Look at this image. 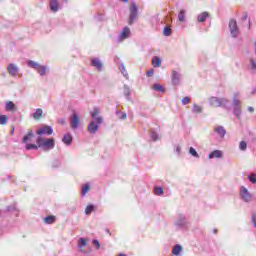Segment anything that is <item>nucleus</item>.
Returning <instances> with one entry per match:
<instances>
[{"label":"nucleus","mask_w":256,"mask_h":256,"mask_svg":"<svg viewBox=\"0 0 256 256\" xmlns=\"http://www.w3.org/2000/svg\"><path fill=\"white\" fill-rule=\"evenodd\" d=\"M99 113H101L99 107H94L93 111L90 112L92 121L88 125V131L91 135H95L99 131V125H103V117L99 116Z\"/></svg>","instance_id":"obj_1"},{"label":"nucleus","mask_w":256,"mask_h":256,"mask_svg":"<svg viewBox=\"0 0 256 256\" xmlns=\"http://www.w3.org/2000/svg\"><path fill=\"white\" fill-rule=\"evenodd\" d=\"M36 143L38 147L44 151H51V149H55V139L53 138H43V136H38Z\"/></svg>","instance_id":"obj_2"},{"label":"nucleus","mask_w":256,"mask_h":256,"mask_svg":"<svg viewBox=\"0 0 256 256\" xmlns=\"http://www.w3.org/2000/svg\"><path fill=\"white\" fill-rule=\"evenodd\" d=\"M233 113L237 117V119H241V100H239V93H235L233 96Z\"/></svg>","instance_id":"obj_3"},{"label":"nucleus","mask_w":256,"mask_h":256,"mask_svg":"<svg viewBox=\"0 0 256 256\" xmlns=\"http://www.w3.org/2000/svg\"><path fill=\"white\" fill-rule=\"evenodd\" d=\"M129 11H130V16H129L128 23L129 25H133V23L137 21L138 19L137 15L139 13V8L137 7V4H135V2H132Z\"/></svg>","instance_id":"obj_4"},{"label":"nucleus","mask_w":256,"mask_h":256,"mask_svg":"<svg viewBox=\"0 0 256 256\" xmlns=\"http://www.w3.org/2000/svg\"><path fill=\"white\" fill-rule=\"evenodd\" d=\"M79 125H81V117L77 112H72L70 115V127L73 131L79 129Z\"/></svg>","instance_id":"obj_5"},{"label":"nucleus","mask_w":256,"mask_h":256,"mask_svg":"<svg viewBox=\"0 0 256 256\" xmlns=\"http://www.w3.org/2000/svg\"><path fill=\"white\" fill-rule=\"evenodd\" d=\"M229 31H230V34L232 35V37L234 39H237V37H239V26L237 25V20L235 19H231L229 21Z\"/></svg>","instance_id":"obj_6"},{"label":"nucleus","mask_w":256,"mask_h":256,"mask_svg":"<svg viewBox=\"0 0 256 256\" xmlns=\"http://www.w3.org/2000/svg\"><path fill=\"white\" fill-rule=\"evenodd\" d=\"M240 196L242 197L243 201H245L246 203H250V201H253V195L244 186L240 188Z\"/></svg>","instance_id":"obj_7"},{"label":"nucleus","mask_w":256,"mask_h":256,"mask_svg":"<svg viewBox=\"0 0 256 256\" xmlns=\"http://www.w3.org/2000/svg\"><path fill=\"white\" fill-rule=\"evenodd\" d=\"M36 135L41 137L42 135H53V128L51 126L43 125L36 131Z\"/></svg>","instance_id":"obj_8"},{"label":"nucleus","mask_w":256,"mask_h":256,"mask_svg":"<svg viewBox=\"0 0 256 256\" xmlns=\"http://www.w3.org/2000/svg\"><path fill=\"white\" fill-rule=\"evenodd\" d=\"M7 71L11 77H17V75H19V66H17V64L11 63L8 65Z\"/></svg>","instance_id":"obj_9"},{"label":"nucleus","mask_w":256,"mask_h":256,"mask_svg":"<svg viewBox=\"0 0 256 256\" xmlns=\"http://www.w3.org/2000/svg\"><path fill=\"white\" fill-rule=\"evenodd\" d=\"M129 35H131V29H129V27H124L123 31L120 33L119 41H124V39H128Z\"/></svg>","instance_id":"obj_10"},{"label":"nucleus","mask_w":256,"mask_h":256,"mask_svg":"<svg viewBox=\"0 0 256 256\" xmlns=\"http://www.w3.org/2000/svg\"><path fill=\"white\" fill-rule=\"evenodd\" d=\"M176 225L177 227H185V225H187V217H185L183 214H180L176 220Z\"/></svg>","instance_id":"obj_11"},{"label":"nucleus","mask_w":256,"mask_h":256,"mask_svg":"<svg viewBox=\"0 0 256 256\" xmlns=\"http://www.w3.org/2000/svg\"><path fill=\"white\" fill-rule=\"evenodd\" d=\"M85 247H87V239L79 238V240H78V249H79V251H81V253H87L85 251Z\"/></svg>","instance_id":"obj_12"},{"label":"nucleus","mask_w":256,"mask_h":256,"mask_svg":"<svg viewBox=\"0 0 256 256\" xmlns=\"http://www.w3.org/2000/svg\"><path fill=\"white\" fill-rule=\"evenodd\" d=\"M221 157H223V152L221 150H214L209 154L208 159H221Z\"/></svg>","instance_id":"obj_13"},{"label":"nucleus","mask_w":256,"mask_h":256,"mask_svg":"<svg viewBox=\"0 0 256 256\" xmlns=\"http://www.w3.org/2000/svg\"><path fill=\"white\" fill-rule=\"evenodd\" d=\"M92 66L95 67L98 71H103V63L99 58L92 59Z\"/></svg>","instance_id":"obj_14"},{"label":"nucleus","mask_w":256,"mask_h":256,"mask_svg":"<svg viewBox=\"0 0 256 256\" xmlns=\"http://www.w3.org/2000/svg\"><path fill=\"white\" fill-rule=\"evenodd\" d=\"M215 133H217V135H219V137H221V139H223L225 137V135H227V131L225 130V128L223 126H218L214 128Z\"/></svg>","instance_id":"obj_15"},{"label":"nucleus","mask_w":256,"mask_h":256,"mask_svg":"<svg viewBox=\"0 0 256 256\" xmlns=\"http://www.w3.org/2000/svg\"><path fill=\"white\" fill-rule=\"evenodd\" d=\"M181 80V74L177 71H172V84L179 85V81Z\"/></svg>","instance_id":"obj_16"},{"label":"nucleus","mask_w":256,"mask_h":256,"mask_svg":"<svg viewBox=\"0 0 256 256\" xmlns=\"http://www.w3.org/2000/svg\"><path fill=\"white\" fill-rule=\"evenodd\" d=\"M209 103L211 107H221V98L211 97Z\"/></svg>","instance_id":"obj_17"},{"label":"nucleus","mask_w":256,"mask_h":256,"mask_svg":"<svg viewBox=\"0 0 256 256\" xmlns=\"http://www.w3.org/2000/svg\"><path fill=\"white\" fill-rule=\"evenodd\" d=\"M220 107H223L226 111H231V106H229V100L227 98H220Z\"/></svg>","instance_id":"obj_18"},{"label":"nucleus","mask_w":256,"mask_h":256,"mask_svg":"<svg viewBox=\"0 0 256 256\" xmlns=\"http://www.w3.org/2000/svg\"><path fill=\"white\" fill-rule=\"evenodd\" d=\"M5 111H17V106H15V103H13V101H7Z\"/></svg>","instance_id":"obj_19"},{"label":"nucleus","mask_w":256,"mask_h":256,"mask_svg":"<svg viewBox=\"0 0 256 256\" xmlns=\"http://www.w3.org/2000/svg\"><path fill=\"white\" fill-rule=\"evenodd\" d=\"M50 9L54 13H57L59 11V2L57 0H50Z\"/></svg>","instance_id":"obj_20"},{"label":"nucleus","mask_w":256,"mask_h":256,"mask_svg":"<svg viewBox=\"0 0 256 256\" xmlns=\"http://www.w3.org/2000/svg\"><path fill=\"white\" fill-rule=\"evenodd\" d=\"M62 141L65 145H71V143H73V136H71V134H66L64 135V137L62 138Z\"/></svg>","instance_id":"obj_21"},{"label":"nucleus","mask_w":256,"mask_h":256,"mask_svg":"<svg viewBox=\"0 0 256 256\" xmlns=\"http://www.w3.org/2000/svg\"><path fill=\"white\" fill-rule=\"evenodd\" d=\"M207 17H209V13L203 12L198 15V23H205L207 21Z\"/></svg>","instance_id":"obj_22"},{"label":"nucleus","mask_w":256,"mask_h":256,"mask_svg":"<svg viewBox=\"0 0 256 256\" xmlns=\"http://www.w3.org/2000/svg\"><path fill=\"white\" fill-rule=\"evenodd\" d=\"M33 119L36 121L43 117V110L41 108L36 109L35 113L32 114Z\"/></svg>","instance_id":"obj_23"},{"label":"nucleus","mask_w":256,"mask_h":256,"mask_svg":"<svg viewBox=\"0 0 256 256\" xmlns=\"http://www.w3.org/2000/svg\"><path fill=\"white\" fill-rule=\"evenodd\" d=\"M181 251H183V246L177 244L176 246H174L172 253L173 255L179 256L181 254Z\"/></svg>","instance_id":"obj_24"},{"label":"nucleus","mask_w":256,"mask_h":256,"mask_svg":"<svg viewBox=\"0 0 256 256\" xmlns=\"http://www.w3.org/2000/svg\"><path fill=\"white\" fill-rule=\"evenodd\" d=\"M33 137H34V135H33V131L32 130H30L29 132H28V134L26 135V136H24V138H23V143H29V141H31V139H33Z\"/></svg>","instance_id":"obj_25"},{"label":"nucleus","mask_w":256,"mask_h":256,"mask_svg":"<svg viewBox=\"0 0 256 256\" xmlns=\"http://www.w3.org/2000/svg\"><path fill=\"white\" fill-rule=\"evenodd\" d=\"M152 65H153V67H156V68L161 67V58H159L157 56L153 57Z\"/></svg>","instance_id":"obj_26"},{"label":"nucleus","mask_w":256,"mask_h":256,"mask_svg":"<svg viewBox=\"0 0 256 256\" xmlns=\"http://www.w3.org/2000/svg\"><path fill=\"white\" fill-rule=\"evenodd\" d=\"M40 66H41V65H39V63H37V62H35V61H33V60H29V61H28V67H30L31 69H36V70H38Z\"/></svg>","instance_id":"obj_27"},{"label":"nucleus","mask_w":256,"mask_h":256,"mask_svg":"<svg viewBox=\"0 0 256 256\" xmlns=\"http://www.w3.org/2000/svg\"><path fill=\"white\" fill-rule=\"evenodd\" d=\"M119 69L122 73V75L126 78V79H129V73H127V69L125 68V64H121L119 66Z\"/></svg>","instance_id":"obj_28"},{"label":"nucleus","mask_w":256,"mask_h":256,"mask_svg":"<svg viewBox=\"0 0 256 256\" xmlns=\"http://www.w3.org/2000/svg\"><path fill=\"white\" fill-rule=\"evenodd\" d=\"M124 95L128 101L131 99V89L127 85H124Z\"/></svg>","instance_id":"obj_29"},{"label":"nucleus","mask_w":256,"mask_h":256,"mask_svg":"<svg viewBox=\"0 0 256 256\" xmlns=\"http://www.w3.org/2000/svg\"><path fill=\"white\" fill-rule=\"evenodd\" d=\"M152 89H154V91H159L160 93L165 92V89L163 88V85H161V84H154L152 86Z\"/></svg>","instance_id":"obj_30"},{"label":"nucleus","mask_w":256,"mask_h":256,"mask_svg":"<svg viewBox=\"0 0 256 256\" xmlns=\"http://www.w3.org/2000/svg\"><path fill=\"white\" fill-rule=\"evenodd\" d=\"M9 117L7 115H0V125H7Z\"/></svg>","instance_id":"obj_31"},{"label":"nucleus","mask_w":256,"mask_h":256,"mask_svg":"<svg viewBox=\"0 0 256 256\" xmlns=\"http://www.w3.org/2000/svg\"><path fill=\"white\" fill-rule=\"evenodd\" d=\"M37 72L39 73V75H41V77H43L45 73H47V67L39 66Z\"/></svg>","instance_id":"obj_32"},{"label":"nucleus","mask_w":256,"mask_h":256,"mask_svg":"<svg viewBox=\"0 0 256 256\" xmlns=\"http://www.w3.org/2000/svg\"><path fill=\"white\" fill-rule=\"evenodd\" d=\"M192 112L193 113H203V108L197 104H194L193 108H192Z\"/></svg>","instance_id":"obj_33"},{"label":"nucleus","mask_w":256,"mask_h":256,"mask_svg":"<svg viewBox=\"0 0 256 256\" xmlns=\"http://www.w3.org/2000/svg\"><path fill=\"white\" fill-rule=\"evenodd\" d=\"M116 115L119 119H122V120L127 119V113H125V112H121V111L117 110Z\"/></svg>","instance_id":"obj_34"},{"label":"nucleus","mask_w":256,"mask_h":256,"mask_svg":"<svg viewBox=\"0 0 256 256\" xmlns=\"http://www.w3.org/2000/svg\"><path fill=\"white\" fill-rule=\"evenodd\" d=\"M26 149L27 151H31V149L37 150L39 149V144H26Z\"/></svg>","instance_id":"obj_35"},{"label":"nucleus","mask_w":256,"mask_h":256,"mask_svg":"<svg viewBox=\"0 0 256 256\" xmlns=\"http://www.w3.org/2000/svg\"><path fill=\"white\" fill-rule=\"evenodd\" d=\"M178 21L185 22V10H181L178 14Z\"/></svg>","instance_id":"obj_36"},{"label":"nucleus","mask_w":256,"mask_h":256,"mask_svg":"<svg viewBox=\"0 0 256 256\" xmlns=\"http://www.w3.org/2000/svg\"><path fill=\"white\" fill-rule=\"evenodd\" d=\"M55 221V216H47L46 218H45V223L47 224V225H52V223Z\"/></svg>","instance_id":"obj_37"},{"label":"nucleus","mask_w":256,"mask_h":256,"mask_svg":"<svg viewBox=\"0 0 256 256\" xmlns=\"http://www.w3.org/2000/svg\"><path fill=\"white\" fill-rule=\"evenodd\" d=\"M171 33H172L171 28L168 27V26H166V27L164 28V30H163V35H164L165 37H169V36H171Z\"/></svg>","instance_id":"obj_38"},{"label":"nucleus","mask_w":256,"mask_h":256,"mask_svg":"<svg viewBox=\"0 0 256 256\" xmlns=\"http://www.w3.org/2000/svg\"><path fill=\"white\" fill-rule=\"evenodd\" d=\"M154 193H155V195L161 196V195H163L165 193V191H163L162 187H156L154 189Z\"/></svg>","instance_id":"obj_39"},{"label":"nucleus","mask_w":256,"mask_h":256,"mask_svg":"<svg viewBox=\"0 0 256 256\" xmlns=\"http://www.w3.org/2000/svg\"><path fill=\"white\" fill-rule=\"evenodd\" d=\"M93 209H95V207L93 205H88L85 209V214L91 215V213H93Z\"/></svg>","instance_id":"obj_40"},{"label":"nucleus","mask_w":256,"mask_h":256,"mask_svg":"<svg viewBox=\"0 0 256 256\" xmlns=\"http://www.w3.org/2000/svg\"><path fill=\"white\" fill-rule=\"evenodd\" d=\"M239 149L241 151H246L247 150V142L241 141L240 144H239Z\"/></svg>","instance_id":"obj_41"},{"label":"nucleus","mask_w":256,"mask_h":256,"mask_svg":"<svg viewBox=\"0 0 256 256\" xmlns=\"http://www.w3.org/2000/svg\"><path fill=\"white\" fill-rule=\"evenodd\" d=\"M189 153L192 157H199V154L197 153V150H195V148H193V147H190Z\"/></svg>","instance_id":"obj_42"},{"label":"nucleus","mask_w":256,"mask_h":256,"mask_svg":"<svg viewBox=\"0 0 256 256\" xmlns=\"http://www.w3.org/2000/svg\"><path fill=\"white\" fill-rule=\"evenodd\" d=\"M89 184H86L84 187H82V195L85 196L87 193H89Z\"/></svg>","instance_id":"obj_43"},{"label":"nucleus","mask_w":256,"mask_h":256,"mask_svg":"<svg viewBox=\"0 0 256 256\" xmlns=\"http://www.w3.org/2000/svg\"><path fill=\"white\" fill-rule=\"evenodd\" d=\"M150 137L154 141H157V139H159V134H157V132H155V131H151Z\"/></svg>","instance_id":"obj_44"},{"label":"nucleus","mask_w":256,"mask_h":256,"mask_svg":"<svg viewBox=\"0 0 256 256\" xmlns=\"http://www.w3.org/2000/svg\"><path fill=\"white\" fill-rule=\"evenodd\" d=\"M248 179L250 183H253L254 185L256 184V174H251L250 176H248Z\"/></svg>","instance_id":"obj_45"},{"label":"nucleus","mask_w":256,"mask_h":256,"mask_svg":"<svg viewBox=\"0 0 256 256\" xmlns=\"http://www.w3.org/2000/svg\"><path fill=\"white\" fill-rule=\"evenodd\" d=\"M189 103H191V98L186 96L182 99V105H189Z\"/></svg>","instance_id":"obj_46"},{"label":"nucleus","mask_w":256,"mask_h":256,"mask_svg":"<svg viewBox=\"0 0 256 256\" xmlns=\"http://www.w3.org/2000/svg\"><path fill=\"white\" fill-rule=\"evenodd\" d=\"M93 245H95V247H96L97 249H101V243H99V240L94 239V240H93Z\"/></svg>","instance_id":"obj_47"},{"label":"nucleus","mask_w":256,"mask_h":256,"mask_svg":"<svg viewBox=\"0 0 256 256\" xmlns=\"http://www.w3.org/2000/svg\"><path fill=\"white\" fill-rule=\"evenodd\" d=\"M250 63H251V65H252V69L254 70V71H256V62H255V59H250Z\"/></svg>","instance_id":"obj_48"},{"label":"nucleus","mask_w":256,"mask_h":256,"mask_svg":"<svg viewBox=\"0 0 256 256\" xmlns=\"http://www.w3.org/2000/svg\"><path fill=\"white\" fill-rule=\"evenodd\" d=\"M153 73H154L153 70H149L147 72V77H152Z\"/></svg>","instance_id":"obj_49"},{"label":"nucleus","mask_w":256,"mask_h":256,"mask_svg":"<svg viewBox=\"0 0 256 256\" xmlns=\"http://www.w3.org/2000/svg\"><path fill=\"white\" fill-rule=\"evenodd\" d=\"M247 17H248L247 13H244V15H243V17H242V20H243V21H247Z\"/></svg>","instance_id":"obj_50"},{"label":"nucleus","mask_w":256,"mask_h":256,"mask_svg":"<svg viewBox=\"0 0 256 256\" xmlns=\"http://www.w3.org/2000/svg\"><path fill=\"white\" fill-rule=\"evenodd\" d=\"M248 111H249L250 113H253V112L255 111V109H254L253 107L249 106V107H248Z\"/></svg>","instance_id":"obj_51"},{"label":"nucleus","mask_w":256,"mask_h":256,"mask_svg":"<svg viewBox=\"0 0 256 256\" xmlns=\"http://www.w3.org/2000/svg\"><path fill=\"white\" fill-rule=\"evenodd\" d=\"M252 221L254 223V227H256V220H255V216H252Z\"/></svg>","instance_id":"obj_52"},{"label":"nucleus","mask_w":256,"mask_h":256,"mask_svg":"<svg viewBox=\"0 0 256 256\" xmlns=\"http://www.w3.org/2000/svg\"><path fill=\"white\" fill-rule=\"evenodd\" d=\"M176 151L177 153H181V147L177 146Z\"/></svg>","instance_id":"obj_53"},{"label":"nucleus","mask_w":256,"mask_h":256,"mask_svg":"<svg viewBox=\"0 0 256 256\" xmlns=\"http://www.w3.org/2000/svg\"><path fill=\"white\" fill-rule=\"evenodd\" d=\"M60 123H65V120H60Z\"/></svg>","instance_id":"obj_54"},{"label":"nucleus","mask_w":256,"mask_h":256,"mask_svg":"<svg viewBox=\"0 0 256 256\" xmlns=\"http://www.w3.org/2000/svg\"><path fill=\"white\" fill-rule=\"evenodd\" d=\"M7 211H11V207H8V208H7Z\"/></svg>","instance_id":"obj_55"},{"label":"nucleus","mask_w":256,"mask_h":256,"mask_svg":"<svg viewBox=\"0 0 256 256\" xmlns=\"http://www.w3.org/2000/svg\"><path fill=\"white\" fill-rule=\"evenodd\" d=\"M214 233H215V234L217 233V229H214Z\"/></svg>","instance_id":"obj_56"},{"label":"nucleus","mask_w":256,"mask_h":256,"mask_svg":"<svg viewBox=\"0 0 256 256\" xmlns=\"http://www.w3.org/2000/svg\"><path fill=\"white\" fill-rule=\"evenodd\" d=\"M122 1H125L127 3V1H129V0H122Z\"/></svg>","instance_id":"obj_57"},{"label":"nucleus","mask_w":256,"mask_h":256,"mask_svg":"<svg viewBox=\"0 0 256 256\" xmlns=\"http://www.w3.org/2000/svg\"><path fill=\"white\" fill-rule=\"evenodd\" d=\"M255 220H256V217H255Z\"/></svg>","instance_id":"obj_58"}]
</instances>
